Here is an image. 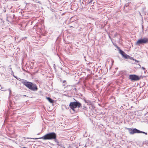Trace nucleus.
Here are the masks:
<instances>
[{"label": "nucleus", "mask_w": 148, "mask_h": 148, "mask_svg": "<svg viewBox=\"0 0 148 148\" xmlns=\"http://www.w3.org/2000/svg\"><path fill=\"white\" fill-rule=\"evenodd\" d=\"M127 129L128 130L129 133L131 134H133L135 133H142L145 134V135H147V133L141 131L136 128H134L132 129V128H127Z\"/></svg>", "instance_id": "20e7f679"}, {"label": "nucleus", "mask_w": 148, "mask_h": 148, "mask_svg": "<svg viewBox=\"0 0 148 148\" xmlns=\"http://www.w3.org/2000/svg\"><path fill=\"white\" fill-rule=\"evenodd\" d=\"M148 42V39L147 38H144L143 39L138 40L136 42V45H139L140 44L146 43Z\"/></svg>", "instance_id": "423d86ee"}, {"label": "nucleus", "mask_w": 148, "mask_h": 148, "mask_svg": "<svg viewBox=\"0 0 148 148\" xmlns=\"http://www.w3.org/2000/svg\"><path fill=\"white\" fill-rule=\"evenodd\" d=\"M144 77L142 76H139L136 75H129V79L132 81H136L139 80L141 78H143Z\"/></svg>", "instance_id": "39448f33"}, {"label": "nucleus", "mask_w": 148, "mask_h": 148, "mask_svg": "<svg viewBox=\"0 0 148 148\" xmlns=\"http://www.w3.org/2000/svg\"><path fill=\"white\" fill-rule=\"evenodd\" d=\"M65 82H66V81H63V83H64Z\"/></svg>", "instance_id": "9d476101"}, {"label": "nucleus", "mask_w": 148, "mask_h": 148, "mask_svg": "<svg viewBox=\"0 0 148 148\" xmlns=\"http://www.w3.org/2000/svg\"><path fill=\"white\" fill-rule=\"evenodd\" d=\"M22 148H27L25 147H23Z\"/></svg>", "instance_id": "9b49d317"}, {"label": "nucleus", "mask_w": 148, "mask_h": 148, "mask_svg": "<svg viewBox=\"0 0 148 148\" xmlns=\"http://www.w3.org/2000/svg\"><path fill=\"white\" fill-rule=\"evenodd\" d=\"M119 53L125 58L127 59L129 58L130 57V56L127 55L125 52L122 50H120L119 51Z\"/></svg>", "instance_id": "0eeeda50"}, {"label": "nucleus", "mask_w": 148, "mask_h": 148, "mask_svg": "<svg viewBox=\"0 0 148 148\" xmlns=\"http://www.w3.org/2000/svg\"><path fill=\"white\" fill-rule=\"evenodd\" d=\"M82 106V104L78 101L71 102L69 106L70 108L73 111H75V108H79Z\"/></svg>", "instance_id": "7ed1b4c3"}, {"label": "nucleus", "mask_w": 148, "mask_h": 148, "mask_svg": "<svg viewBox=\"0 0 148 148\" xmlns=\"http://www.w3.org/2000/svg\"><path fill=\"white\" fill-rule=\"evenodd\" d=\"M57 136L54 132H51L45 135L41 138H42L44 140H56Z\"/></svg>", "instance_id": "f03ea898"}, {"label": "nucleus", "mask_w": 148, "mask_h": 148, "mask_svg": "<svg viewBox=\"0 0 148 148\" xmlns=\"http://www.w3.org/2000/svg\"><path fill=\"white\" fill-rule=\"evenodd\" d=\"M46 98L48 100V101L51 103H53V101L49 97H46Z\"/></svg>", "instance_id": "6e6552de"}, {"label": "nucleus", "mask_w": 148, "mask_h": 148, "mask_svg": "<svg viewBox=\"0 0 148 148\" xmlns=\"http://www.w3.org/2000/svg\"><path fill=\"white\" fill-rule=\"evenodd\" d=\"M69 27L70 28H71V27H73V26H70Z\"/></svg>", "instance_id": "1a4fd4ad"}, {"label": "nucleus", "mask_w": 148, "mask_h": 148, "mask_svg": "<svg viewBox=\"0 0 148 148\" xmlns=\"http://www.w3.org/2000/svg\"><path fill=\"white\" fill-rule=\"evenodd\" d=\"M22 82L27 88L32 91H36L38 89L36 85L33 84L31 82L27 81L26 80H23Z\"/></svg>", "instance_id": "f257e3e1"}]
</instances>
